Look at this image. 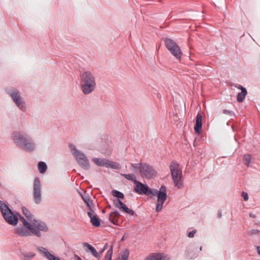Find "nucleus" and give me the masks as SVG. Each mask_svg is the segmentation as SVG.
I'll use <instances>...</instances> for the list:
<instances>
[{
    "instance_id": "7c9ffc66",
    "label": "nucleus",
    "mask_w": 260,
    "mask_h": 260,
    "mask_svg": "<svg viewBox=\"0 0 260 260\" xmlns=\"http://www.w3.org/2000/svg\"><path fill=\"white\" fill-rule=\"evenodd\" d=\"M22 255L23 256L22 260H31L35 256L36 253L34 252L22 253Z\"/></svg>"
},
{
    "instance_id": "1a4fd4ad",
    "label": "nucleus",
    "mask_w": 260,
    "mask_h": 260,
    "mask_svg": "<svg viewBox=\"0 0 260 260\" xmlns=\"http://www.w3.org/2000/svg\"><path fill=\"white\" fill-rule=\"evenodd\" d=\"M41 188L42 185L40 179L38 177H36L33 183V198L37 204L40 203L42 201Z\"/></svg>"
},
{
    "instance_id": "58836bf2",
    "label": "nucleus",
    "mask_w": 260,
    "mask_h": 260,
    "mask_svg": "<svg viewBox=\"0 0 260 260\" xmlns=\"http://www.w3.org/2000/svg\"><path fill=\"white\" fill-rule=\"evenodd\" d=\"M259 233H260V231H258V230L253 229L250 231L249 234L251 235H254L258 234Z\"/></svg>"
},
{
    "instance_id": "20e7f679",
    "label": "nucleus",
    "mask_w": 260,
    "mask_h": 260,
    "mask_svg": "<svg viewBox=\"0 0 260 260\" xmlns=\"http://www.w3.org/2000/svg\"><path fill=\"white\" fill-rule=\"evenodd\" d=\"M69 147L73 155L79 165L85 170H89L90 168L89 161L85 154L81 151L77 149L73 144H70Z\"/></svg>"
},
{
    "instance_id": "7ed1b4c3",
    "label": "nucleus",
    "mask_w": 260,
    "mask_h": 260,
    "mask_svg": "<svg viewBox=\"0 0 260 260\" xmlns=\"http://www.w3.org/2000/svg\"><path fill=\"white\" fill-rule=\"evenodd\" d=\"M20 221L23 223L24 226L28 229L32 235H35L38 237H41V232H47L48 231V228L46 224L43 221L40 222H28L24 217L20 215Z\"/></svg>"
},
{
    "instance_id": "f8f14e48",
    "label": "nucleus",
    "mask_w": 260,
    "mask_h": 260,
    "mask_svg": "<svg viewBox=\"0 0 260 260\" xmlns=\"http://www.w3.org/2000/svg\"><path fill=\"white\" fill-rule=\"evenodd\" d=\"M113 201L115 207L118 208L121 211L124 212L130 215L133 216L134 215L135 212L132 210L129 209L120 200L114 199Z\"/></svg>"
},
{
    "instance_id": "603ef678",
    "label": "nucleus",
    "mask_w": 260,
    "mask_h": 260,
    "mask_svg": "<svg viewBox=\"0 0 260 260\" xmlns=\"http://www.w3.org/2000/svg\"><path fill=\"white\" fill-rule=\"evenodd\" d=\"M109 207L110 208H111V206H110V205H109Z\"/></svg>"
},
{
    "instance_id": "c9c22d12",
    "label": "nucleus",
    "mask_w": 260,
    "mask_h": 260,
    "mask_svg": "<svg viewBox=\"0 0 260 260\" xmlns=\"http://www.w3.org/2000/svg\"><path fill=\"white\" fill-rule=\"evenodd\" d=\"M82 199L84 202L86 204L87 207L89 208V209L92 211L93 212V211L92 210L91 207H90V203H92V200H90V199L89 198L88 196H82Z\"/></svg>"
},
{
    "instance_id": "f3484780",
    "label": "nucleus",
    "mask_w": 260,
    "mask_h": 260,
    "mask_svg": "<svg viewBox=\"0 0 260 260\" xmlns=\"http://www.w3.org/2000/svg\"><path fill=\"white\" fill-rule=\"evenodd\" d=\"M15 232L19 236L22 237H27L32 235L28 229L23 226L17 227L15 229Z\"/></svg>"
},
{
    "instance_id": "c85d7f7f",
    "label": "nucleus",
    "mask_w": 260,
    "mask_h": 260,
    "mask_svg": "<svg viewBox=\"0 0 260 260\" xmlns=\"http://www.w3.org/2000/svg\"><path fill=\"white\" fill-rule=\"evenodd\" d=\"M121 176L124 177L128 180L134 182V184H135L136 181H138L136 180V176L134 174H121Z\"/></svg>"
},
{
    "instance_id": "b1692460",
    "label": "nucleus",
    "mask_w": 260,
    "mask_h": 260,
    "mask_svg": "<svg viewBox=\"0 0 260 260\" xmlns=\"http://www.w3.org/2000/svg\"><path fill=\"white\" fill-rule=\"evenodd\" d=\"M105 167L106 168H109L114 169H119L120 168V165L119 164L116 162L109 160L108 159H107V164Z\"/></svg>"
},
{
    "instance_id": "a19ab883",
    "label": "nucleus",
    "mask_w": 260,
    "mask_h": 260,
    "mask_svg": "<svg viewBox=\"0 0 260 260\" xmlns=\"http://www.w3.org/2000/svg\"><path fill=\"white\" fill-rule=\"evenodd\" d=\"M108 247V244H106L102 249L100 251L99 254L101 255V254Z\"/></svg>"
},
{
    "instance_id": "9d476101",
    "label": "nucleus",
    "mask_w": 260,
    "mask_h": 260,
    "mask_svg": "<svg viewBox=\"0 0 260 260\" xmlns=\"http://www.w3.org/2000/svg\"><path fill=\"white\" fill-rule=\"evenodd\" d=\"M80 85L95 82V78L90 71H85L80 74Z\"/></svg>"
},
{
    "instance_id": "f257e3e1",
    "label": "nucleus",
    "mask_w": 260,
    "mask_h": 260,
    "mask_svg": "<svg viewBox=\"0 0 260 260\" xmlns=\"http://www.w3.org/2000/svg\"><path fill=\"white\" fill-rule=\"evenodd\" d=\"M12 138L17 147L26 152H32L35 149L36 144L33 139L23 132H14Z\"/></svg>"
},
{
    "instance_id": "0eeeda50",
    "label": "nucleus",
    "mask_w": 260,
    "mask_h": 260,
    "mask_svg": "<svg viewBox=\"0 0 260 260\" xmlns=\"http://www.w3.org/2000/svg\"><path fill=\"white\" fill-rule=\"evenodd\" d=\"M165 43L167 49L178 59H180L182 56V52L179 46L171 39L165 38Z\"/></svg>"
},
{
    "instance_id": "aec40b11",
    "label": "nucleus",
    "mask_w": 260,
    "mask_h": 260,
    "mask_svg": "<svg viewBox=\"0 0 260 260\" xmlns=\"http://www.w3.org/2000/svg\"><path fill=\"white\" fill-rule=\"evenodd\" d=\"M119 216L120 214L119 212L117 211H115L110 213L109 216V219L113 224L117 225Z\"/></svg>"
},
{
    "instance_id": "c756f323",
    "label": "nucleus",
    "mask_w": 260,
    "mask_h": 260,
    "mask_svg": "<svg viewBox=\"0 0 260 260\" xmlns=\"http://www.w3.org/2000/svg\"><path fill=\"white\" fill-rule=\"evenodd\" d=\"M38 169L39 170V172L43 174L46 172L47 167L45 162L43 161H40L38 163Z\"/></svg>"
},
{
    "instance_id": "ea45409f",
    "label": "nucleus",
    "mask_w": 260,
    "mask_h": 260,
    "mask_svg": "<svg viewBox=\"0 0 260 260\" xmlns=\"http://www.w3.org/2000/svg\"><path fill=\"white\" fill-rule=\"evenodd\" d=\"M196 233V230H193L192 231L189 232L188 234V237H189V238H193L194 237V234Z\"/></svg>"
},
{
    "instance_id": "a18cd8bd",
    "label": "nucleus",
    "mask_w": 260,
    "mask_h": 260,
    "mask_svg": "<svg viewBox=\"0 0 260 260\" xmlns=\"http://www.w3.org/2000/svg\"><path fill=\"white\" fill-rule=\"evenodd\" d=\"M256 251L257 254L260 255V246H257L256 247Z\"/></svg>"
},
{
    "instance_id": "09e8293b",
    "label": "nucleus",
    "mask_w": 260,
    "mask_h": 260,
    "mask_svg": "<svg viewBox=\"0 0 260 260\" xmlns=\"http://www.w3.org/2000/svg\"><path fill=\"white\" fill-rule=\"evenodd\" d=\"M157 96L158 99H160L161 96V94L159 93H157Z\"/></svg>"
},
{
    "instance_id": "f03ea898",
    "label": "nucleus",
    "mask_w": 260,
    "mask_h": 260,
    "mask_svg": "<svg viewBox=\"0 0 260 260\" xmlns=\"http://www.w3.org/2000/svg\"><path fill=\"white\" fill-rule=\"evenodd\" d=\"M146 195L150 198L157 197L155 210L157 212H159L162 210L163 205L167 198V187L165 185H161L159 190L149 187Z\"/></svg>"
},
{
    "instance_id": "2f4dec72",
    "label": "nucleus",
    "mask_w": 260,
    "mask_h": 260,
    "mask_svg": "<svg viewBox=\"0 0 260 260\" xmlns=\"http://www.w3.org/2000/svg\"><path fill=\"white\" fill-rule=\"evenodd\" d=\"M90 221L92 224L95 227H99L100 226L101 223L100 219L96 216L92 217L91 219H90Z\"/></svg>"
},
{
    "instance_id": "4c0bfd02",
    "label": "nucleus",
    "mask_w": 260,
    "mask_h": 260,
    "mask_svg": "<svg viewBox=\"0 0 260 260\" xmlns=\"http://www.w3.org/2000/svg\"><path fill=\"white\" fill-rule=\"evenodd\" d=\"M241 196L242 197V198H243V200L245 201H246L248 200V194L246 192L243 191L242 192Z\"/></svg>"
},
{
    "instance_id": "37998d69",
    "label": "nucleus",
    "mask_w": 260,
    "mask_h": 260,
    "mask_svg": "<svg viewBox=\"0 0 260 260\" xmlns=\"http://www.w3.org/2000/svg\"><path fill=\"white\" fill-rule=\"evenodd\" d=\"M75 260H82V258L78 255L75 254L74 256Z\"/></svg>"
},
{
    "instance_id": "39448f33",
    "label": "nucleus",
    "mask_w": 260,
    "mask_h": 260,
    "mask_svg": "<svg viewBox=\"0 0 260 260\" xmlns=\"http://www.w3.org/2000/svg\"><path fill=\"white\" fill-rule=\"evenodd\" d=\"M0 210L6 221L10 225H16L18 223V218L14 214L10 208L3 201H0Z\"/></svg>"
},
{
    "instance_id": "3c124183",
    "label": "nucleus",
    "mask_w": 260,
    "mask_h": 260,
    "mask_svg": "<svg viewBox=\"0 0 260 260\" xmlns=\"http://www.w3.org/2000/svg\"><path fill=\"white\" fill-rule=\"evenodd\" d=\"M103 213H105V210H103Z\"/></svg>"
},
{
    "instance_id": "cd10ccee",
    "label": "nucleus",
    "mask_w": 260,
    "mask_h": 260,
    "mask_svg": "<svg viewBox=\"0 0 260 260\" xmlns=\"http://www.w3.org/2000/svg\"><path fill=\"white\" fill-rule=\"evenodd\" d=\"M251 159L252 156L251 154L247 153L243 155V163L248 167H249Z\"/></svg>"
},
{
    "instance_id": "4468645a",
    "label": "nucleus",
    "mask_w": 260,
    "mask_h": 260,
    "mask_svg": "<svg viewBox=\"0 0 260 260\" xmlns=\"http://www.w3.org/2000/svg\"><path fill=\"white\" fill-rule=\"evenodd\" d=\"M80 85L82 92L84 94L87 95L94 91L96 88V82L84 84Z\"/></svg>"
},
{
    "instance_id": "423d86ee",
    "label": "nucleus",
    "mask_w": 260,
    "mask_h": 260,
    "mask_svg": "<svg viewBox=\"0 0 260 260\" xmlns=\"http://www.w3.org/2000/svg\"><path fill=\"white\" fill-rule=\"evenodd\" d=\"M6 91L17 107L22 112H25L26 111V104L19 91L14 87L8 88Z\"/></svg>"
},
{
    "instance_id": "de8ad7c7",
    "label": "nucleus",
    "mask_w": 260,
    "mask_h": 260,
    "mask_svg": "<svg viewBox=\"0 0 260 260\" xmlns=\"http://www.w3.org/2000/svg\"><path fill=\"white\" fill-rule=\"evenodd\" d=\"M221 216H222L221 211H219L218 212V214H217V217L218 218H221Z\"/></svg>"
},
{
    "instance_id": "5701e85b",
    "label": "nucleus",
    "mask_w": 260,
    "mask_h": 260,
    "mask_svg": "<svg viewBox=\"0 0 260 260\" xmlns=\"http://www.w3.org/2000/svg\"><path fill=\"white\" fill-rule=\"evenodd\" d=\"M92 161L98 166L105 167L107 164V159L106 158H93Z\"/></svg>"
},
{
    "instance_id": "ddd939ff",
    "label": "nucleus",
    "mask_w": 260,
    "mask_h": 260,
    "mask_svg": "<svg viewBox=\"0 0 260 260\" xmlns=\"http://www.w3.org/2000/svg\"><path fill=\"white\" fill-rule=\"evenodd\" d=\"M134 191L139 194L146 195L148 191L149 186L146 184L139 181H136Z\"/></svg>"
},
{
    "instance_id": "49530a36",
    "label": "nucleus",
    "mask_w": 260,
    "mask_h": 260,
    "mask_svg": "<svg viewBox=\"0 0 260 260\" xmlns=\"http://www.w3.org/2000/svg\"><path fill=\"white\" fill-rule=\"evenodd\" d=\"M88 216L90 217V219H91V217L94 216V215H93L92 213L90 212H88L87 213Z\"/></svg>"
},
{
    "instance_id": "e433bc0d",
    "label": "nucleus",
    "mask_w": 260,
    "mask_h": 260,
    "mask_svg": "<svg viewBox=\"0 0 260 260\" xmlns=\"http://www.w3.org/2000/svg\"><path fill=\"white\" fill-rule=\"evenodd\" d=\"M222 113L224 114L229 115L230 116H235V114L232 111L224 109L222 111Z\"/></svg>"
},
{
    "instance_id": "473e14b6",
    "label": "nucleus",
    "mask_w": 260,
    "mask_h": 260,
    "mask_svg": "<svg viewBox=\"0 0 260 260\" xmlns=\"http://www.w3.org/2000/svg\"><path fill=\"white\" fill-rule=\"evenodd\" d=\"M121 260H128L129 255V251L127 249H125L121 252Z\"/></svg>"
},
{
    "instance_id": "6ab92c4d",
    "label": "nucleus",
    "mask_w": 260,
    "mask_h": 260,
    "mask_svg": "<svg viewBox=\"0 0 260 260\" xmlns=\"http://www.w3.org/2000/svg\"><path fill=\"white\" fill-rule=\"evenodd\" d=\"M202 126V116L201 114H198L196 116V124L194 126V132L197 134H200V130Z\"/></svg>"
},
{
    "instance_id": "bb28decb",
    "label": "nucleus",
    "mask_w": 260,
    "mask_h": 260,
    "mask_svg": "<svg viewBox=\"0 0 260 260\" xmlns=\"http://www.w3.org/2000/svg\"><path fill=\"white\" fill-rule=\"evenodd\" d=\"M174 185L178 189L182 188L183 187V180L182 177L177 178L176 179H173Z\"/></svg>"
},
{
    "instance_id": "dca6fc26",
    "label": "nucleus",
    "mask_w": 260,
    "mask_h": 260,
    "mask_svg": "<svg viewBox=\"0 0 260 260\" xmlns=\"http://www.w3.org/2000/svg\"><path fill=\"white\" fill-rule=\"evenodd\" d=\"M197 247L193 246H189L186 248V256L188 259H193L198 255L197 252Z\"/></svg>"
},
{
    "instance_id": "a878e982",
    "label": "nucleus",
    "mask_w": 260,
    "mask_h": 260,
    "mask_svg": "<svg viewBox=\"0 0 260 260\" xmlns=\"http://www.w3.org/2000/svg\"><path fill=\"white\" fill-rule=\"evenodd\" d=\"M143 165V162L140 163H134L131 164V170H133L135 173H137V171H139V173H140L141 168H142V166Z\"/></svg>"
},
{
    "instance_id": "412c9836",
    "label": "nucleus",
    "mask_w": 260,
    "mask_h": 260,
    "mask_svg": "<svg viewBox=\"0 0 260 260\" xmlns=\"http://www.w3.org/2000/svg\"><path fill=\"white\" fill-rule=\"evenodd\" d=\"M22 212L23 214L25 215L27 219L30 222H40V220H37L34 219V216L30 212V211L26 208L25 207H22Z\"/></svg>"
},
{
    "instance_id": "a211bd4d",
    "label": "nucleus",
    "mask_w": 260,
    "mask_h": 260,
    "mask_svg": "<svg viewBox=\"0 0 260 260\" xmlns=\"http://www.w3.org/2000/svg\"><path fill=\"white\" fill-rule=\"evenodd\" d=\"M83 246L85 248H86L85 249L86 252H88L90 251L92 254L98 259L101 258V255H100L99 253L98 252L94 247L91 245L90 244L88 243H83Z\"/></svg>"
},
{
    "instance_id": "6e6552de",
    "label": "nucleus",
    "mask_w": 260,
    "mask_h": 260,
    "mask_svg": "<svg viewBox=\"0 0 260 260\" xmlns=\"http://www.w3.org/2000/svg\"><path fill=\"white\" fill-rule=\"evenodd\" d=\"M157 171L149 164L143 162L141 168L140 175L143 178L152 179L156 176Z\"/></svg>"
},
{
    "instance_id": "9b49d317",
    "label": "nucleus",
    "mask_w": 260,
    "mask_h": 260,
    "mask_svg": "<svg viewBox=\"0 0 260 260\" xmlns=\"http://www.w3.org/2000/svg\"><path fill=\"white\" fill-rule=\"evenodd\" d=\"M170 168L172 180L182 177V171L179 169V165L177 161H173L171 162Z\"/></svg>"
},
{
    "instance_id": "393cba45",
    "label": "nucleus",
    "mask_w": 260,
    "mask_h": 260,
    "mask_svg": "<svg viewBox=\"0 0 260 260\" xmlns=\"http://www.w3.org/2000/svg\"><path fill=\"white\" fill-rule=\"evenodd\" d=\"M247 94L246 89L242 90L240 92H239L237 96V101L238 103H242L244 100L246 95Z\"/></svg>"
},
{
    "instance_id": "864d4df0",
    "label": "nucleus",
    "mask_w": 260,
    "mask_h": 260,
    "mask_svg": "<svg viewBox=\"0 0 260 260\" xmlns=\"http://www.w3.org/2000/svg\"><path fill=\"white\" fill-rule=\"evenodd\" d=\"M1 186V183H0V186Z\"/></svg>"
},
{
    "instance_id": "79ce46f5",
    "label": "nucleus",
    "mask_w": 260,
    "mask_h": 260,
    "mask_svg": "<svg viewBox=\"0 0 260 260\" xmlns=\"http://www.w3.org/2000/svg\"><path fill=\"white\" fill-rule=\"evenodd\" d=\"M235 87H236V88H237L238 89H240L241 91H242V90L246 89V88H245V87H243L242 85H239V84H238V85H236L235 86Z\"/></svg>"
},
{
    "instance_id": "72a5a7b5",
    "label": "nucleus",
    "mask_w": 260,
    "mask_h": 260,
    "mask_svg": "<svg viewBox=\"0 0 260 260\" xmlns=\"http://www.w3.org/2000/svg\"><path fill=\"white\" fill-rule=\"evenodd\" d=\"M113 255V246L111 245L110 248L107 251L106 254L105 256L104 260H112Z\"/></svg>"
},
{
    "instance_id": "8fccbe9b",
    "label": "nucleus",
    "mask_w": 260,
    "mask_h": 260,
    "mask_svg": "<svg viewBox=\"0 0 260 260\" xmlns=\"http://www.w3.org/2000/svg\"><path fill=\"white\" fill-rule=\"evenodd\" d=\"M202 246H200V250H202Z\"/></svg>"
},
{
    "instance_id": "4be33fe9",
    "label": "nucleus",
    "mask_w": 260,
    "mask_h": 260,
    "mask_svg": "<svg viewBox=\"0 0 260 260\" xmlns=\"http://www.w3.org/2000/svg\"><path fill=\"white\" fill-rule=\"evenodd\" d=\"M166 257L163 254H153L149 256L146 260H166Z\"/></svg>"
},
{
    "instance_id": "2eb2a0df",
    "label": "nucleus",
    "mask_w": 260,
    "mask_h": 260,
    "mask_svg": "<svg viewBox=\"0 0 260 260\" xmlns=\"http://www.w3.org/2000/svg\"><path fill=\"white\" fill-rule=\"evenodd\" d=\"M37 249L48 260H61L59 257L50 253L47 249L44 247H38Z\"/></svg>"
},
{
    "instance_id": "f704fd0d",
    "label": "nucleus",
    "mask_w": 260,
    "mask_h": 260,
    "mask_svg": "<svg viewBox=\"0 0 260 260\" xmlns=\"http://www.w3.org/2000/svg\"><path fill=\"white\" fill-rule=\"evenodd\" d=\"M112 193L114 197L117 198V199L120 200L124 199V194L119 191L114 190L112 191Z\"/></svg>"
},
{
    "instance_id": "c03bdc74",
    "label": "nucleus",
    "mask_w": 260,
    "mask_h": 260,
    "mask_svg": "<svg viewBox=\"0 0 260 260\" xmlns=\"http://www.w3.org/2000/svg\"><path fill=\"white\" fill-rule=\"evenodd\" d=\"M249 215L250 217L253 218H255L256 217V215L252 213H250Z\"/></svg>"
}]
</instances>
